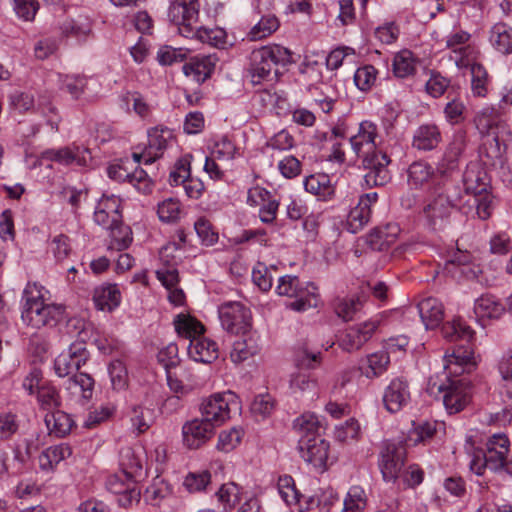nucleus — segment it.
Masks as SVG:
<instances>
[{
	"instance_id": "obj_8",
	"label": "nucleus",
	"mask_w": 512,
	"mask_h": 512,
	"mask_svg": "<svg viewBox=\"0 0 512 512\" xmlns=\"http://www.w3.org/2000/svg\"><path fill=\"white\" fill-rule=\"evenodd\" d=\"M276 291L280 296L295 298L287 305L288 308L294 311L303 312L318 306L317 287L310 282L304 285L297 276L285 275L280 277Z\"/></svg>"
},
{
	"instance_id": "obj_57",
	"label": "nucleus",
	"mask_w": 512,
	"mask_h": 512,
	"mask_svg": "<svg viewBox=\"0 0 512 512\" xmlns=\"http://www.w3.org/2000/svg\"><path fill=\"white\" fill-rule=\"evenodd\" d=\"M242 434V431L236 428L222 431L218 437L217 449L225 453L232 451L239 445Z\"/></svg>"
},
{
	"instance_id": "obj_19",
	"label": "nucleus",
	"mask_w": 512,
	"mask_h": 512,
	"mask_svg": "<svg viewBox=\"0 0 512 512\" xmlns=\"http://www.w3.org/2000/svg\"><path fill=\"white\" fill-rule=\"evenodd\" d=\"M120 206V199L115 195H103L94 211L95 223L104 229L118 225L122 220Z\"/></svg>"
},
{
	"instance_id": "obj_41",
	"label": "nucleus",
	"mask_w": 512,
	"mask_h": 512,
	"mask_svg": "<svg viewBox=\"0 0 512 512\" xmlns=\"http://www.w3.org/2000/svg\"><path fill=\"white\" fill-rule=\"evenodd\" d=\"M165 130H152L148 133V145L146 146V154L149 158L146 163H153L159 158L168 146V138L163 133Z\"/></svg>"
},
{
	"instance_id": "obj_12",
	"label": "nucleus",
	"mask_w": 512,
	"mask_h": 512,
	"mask_svg": "<svg viewBox=\"0 0 512 512\" xmlns=\"http://www.w3.org/2000/svg\"><path fill=\"white\" fill-rule=\"evenodd\" d=\"M406 459V448L401 443L386 442L379 454L378 465L386 482H394L401 474Z\"/></svg>"
},
{
	"instance_id": "obj_45",
	"label": "nucleus",
	"mask_w": 512,
	"mask_h": 512,
	"mask_svg": "<svg viewBox=\"0 0 512 512\" xmlns=\"http://www.w3.org/2000/svg\"><path fill=\"white\" fill-rule=\"evenodd\" d=\"M293 428L298 432L300 438H312L319 436L320 422L314 414L306 413L298 417L293 424Z\"/></svg>"
},
{
	"instance_id": "obj_14",
	"label": "nucleus",
	"mask_w": 512,
	"mask_h": 512,
	"mask_svg": "<svg viewBox=\"0 0 512 512\" xmlns=\"http://www.w3.org/2000/svg\"><path fill=\"white\" fill-rule=\"evenodd\" d=\"M379 324L380 320L370 319L348 327L339 336V347L349 353L360 350L372 338Z\"/></svg>"
},
{
	"instance_id": "obj_64",
	"label": "nucleus",
	"mask_w": 512,
	"mask_h": 512,
	"mask_svg": "<svg viewBox=\"0 0 512 512\" xmlns=\"http://www.w3.org/2000/svg\"><path fill=\"white\" fill-rule=\"evenodd\" d=\"M499 372L502 376L503 385L501 393L512 398V356L504 357L499 364Z\"/></svg>"
},
{
	"instance_id": "obj_60",
	"label": "nucleus",
	"mask_w": 512,
	"mask_h": 512,
	"mask_svg": "<svg viewBox=\"0 0 512 512\" xmlns=\"http://www.w3.org/2000/svg\"><path fill=\"white\" fill-rule=\"evenodd\" d=\"M240 488L235 483L223 484L217 492L218 500L223 504L225 509L235 506L240 500Z\"/></svg>"
},
{
	"instance_id": "obj_29",
	"label": "nucleus",
	"mask_w": 512,
	"mask_h": 512,
	"mask_svg": "<svg viewBox=\"0 0 512 512\" xmlns=\"http://www.w3.org/2000/svg\"><path fill=\"white\" fill-rule=\"evenodd\" d=\"M506 308L493 296L482 295L474 304V312L479 318L499 319Z\"/></svg>"
},
{
	"instance_id": "obj_33",
	"label": "nucleus",
	"mask_w": 512,
	"mask_h": 512,
	"mask_svg": "<svg viewBox=\"0 0 512 512\" xmlns=\"http://www.w3.org/2000/svg\"><path fill=\"white\" fill-rule=\"evenodd\" d=\"M175 330L179 336H182L189 341L196 338L204 333V326L197 321L195 318L179 314L174 320Z\"/></svg>"
},
{
	"instance_id": "obj_23",
	"label": "nucleus",
	"mask_w": 512,
	"mask_h": 512,
	"mask_svg": "<svg viewBox=\"0 0 512 512\" xmlns=\"http://www.w3.org/2000/svg\"><path fill=\"white\" fill-rule=\"evenodd\" d=\"M241 338L233 343L230 358L234 363H241L251 356L255 355L259 350L258 336L252 330L245 334H240Z\"/></svg>"
},
{
	"instance_id": "obj_53",
	"label": "nucleus",
	"mask_w": 512,
	"mask_h": 512,
	"mask_svg": "<svg viewBox=\"0 0 512 512\" xmlns=\"http://www.w3.org/2000/svg\"><path fill=\"white\" fill-rule=\"evenodd\" d=\"M180 203L173 199L168 198L158 204L157 214L162 222L172 223L180 217Z\"/></svg>"
},
{
	"instance_id": "obj_40",
	"label": "nucleus",
	"mask_w": 512,
	"mask_h": 512,
	"mask_svg": "<svg viewBox=\"0 0 512 512\" xmlns=\"http://www.w3.org/2000/svg\"><path fill=\"white\" fill-rule=\"evenodd\" d=\"M371 208H366L358 203L347 216L346 229L352 234L358 233L369 222Z\"/></svg>"
},
{
	"instance_id": "obj_5",
	"label": "nucleus",
	"mask_w": 512,
	"mask_h": 512,
	"mask_svg": "<svg viewBox=\"0 0 512 512\" xmlns=\"http://www.w3.org/2000/svg\"><path fill=\"white\" fill-rule=\"evenodd\" d=\"M250 61L249 72L254 84L276 79L278 66L285 67L293 62L290 50L277 44L254 50Z\"/></svg>"
},
{
	"instance_id": "obj_36",
	"label": "nucleus",
	"mask_w": 512,
	"mask_h": 512,
	"mask_svg": "<svg viewBox=\"0 0 512 512\" xmlns=\"http://www.w3.org/2000/svg\"><path fill=\"white\" fill-rule=\"evenodd\" d=\"M433 180V183L437 182L438 179L434 178L433 168L423 162H414L408 168V183L415 187H422L429 180Z\"/></svg>"
},
{
	"instance_id": "obj_37",
	"label": "nucleus",
	"mask_w": 512,
	"mask_h": 512,
	"mask_svg": "<svg viewBox=\"0 0 512 512\" xmlns=\"http://www.w3.org/2000/svg\"><path fill=\"white\" fill-rule=\"evenodd\" d=\"M363 308V300L360 297L337 298L334 302L336 314L344 321L353 320L355 315Z\"/></svg>"
},
{
	"instance_id": "obj_13",
	"label": "nucleus",
	"mask_w": 512,
	"mask_h": 512,
	"mask_svg": "<svg viewBox=\"0 0 512 512\" xmlns=\"http://www.w3.org/2000/svg\"><path fill=\"white\" fill-rule=\"evenodd\" d=\"M90 353L84 342H74L54 360V370L58 377H66L86 364Z\"/></svg>"
},
{
	"instance_id": "obj_58",
	"label": "nucleus",
	"mask_w": 512,
	"mask_h": 512,
	"mask_svg": "<svg viewBox=\"0 0 512 512\" xmlns=\"http://www.w3.org/2000/svg\"><path fill=\"white\" fill-rule=\"evenodd\" d=\"M111 383L113 386V389L115 390H122L127 385V369L124 365V363L119 360H113L108 368Z\"/></svg>"
},
{
	"instance_id": "obj_11",
	"label": "nucleus",
	"mask_w": 512,
	"mask_h": 512,
	"mask_svg": "<svg viewBox=\"0 0 512 512\" xmlns=\"http://www.w3.org/2000/svg\"><path fill=\"white\" fill-rule=\"evenodd\" d=\"M199 3L197 0H174L168 10V17L186 38H193L198 28Z\"/></svg>"
},
{
	"instance_id": "obj_49",
	"label": "nucleus",
	"mask_w": 512,
	"mask_h": 512,
	"mask_svg": "<svg viewBox=\"0 0 512 512\" xmlns=\"http://www.w3.org/2000/svg\"><path fill=\"white\" fill-rule=\"evenodd\" d=\"M279 27V21L274 15H265L259 22L251 29L249 35L251 40H261L273 32Z\"/></svg>"
},
{
	"instance_id": "obj_17",
	"label": "nucleus",
	"mask_w": 512,
	"mask_h": 512,
	"mask_svg": "<svg viewBox=\"0 0 512 512\" xmlns=\"http://www.w3.org/2000/svg\"><path fill=\"white\" fill-rule=\"evenodd\" d=\"M411 400L408 381L403 377H396L390 381L383 392V405L390 413H397L404 409Z\"/></svg>"
},
{
	"instance_id": "obj_20",
	"label": "nucleus",
	"mask_w": 512,
	"mask_h": 512,
	"mask_svg": "<svg viewBox=\"0 0 512 512\" xmlns=\"http://www.w3.org/2000/svg\"><path fill=\"white\" fill-rule=\"evenodd\" d=\"M218 58L214 54L195 55L183 65V72L186 76L192 77L194 81L201 84L205 82L215 69Z\"/></svg>"
},
{
	"instance_id": "obj_63",
	"label": "nucleus",
	"mask_w": 512,
	"mask_h": 512,
	"mask_svg": "<svg viewBox=\"0 0 512 512\" xmlns=\"http://www.w3.org/2000/svg\"><path fill=\"white\" fill-rule=\"evenodd\" d=\"M235 152L234 143L227 137H223L215 143L211 155L220 161L227 162L234 158Z\"/></svg>"
},
{
	"instance_id": "obj_51",
	"label": "nucleus",
	"mask_w": 512,
	"mask_h": 512,
	"mask_svg": "<svg viewBox=\"0 0 512 512\" xmlns=\"http://www.w3.org/2000/svg\"><path fill=\"white\" fill-rule=\"evenodd\" d=\"M471 38L470 33L459 30L451 33L447 36L446 47L453 50L454 52L463 53L467 50V60L474 53V49L468 45Z\"/></svg>"
},
{
	"instance_id": "obj_21",
	"label": "nucleus",
	"mask_w": 512,
	"mask_h": 512,
	"mask_svg": "<svg viewBox=\"0 0 512 512\" xmlns=\"http://www.w3.org/2000/svg\"><path fill=\"white\" fill-rule=\"evenodd\" d=\"M188 355L195 362L212 363L219 356V348L215 341L202 335L192 338L188 345Z\"/></svg>"
},
{
	"instance_id": "obj_27",
	"label": "nucleus",
	"mask_w": 512,
	"mask_h": 512,
	"mask_svg": "<svg viewBox=\"0 0 512 512\" xmlns=\"http://www.w3.org/2000/svg\"><path fill=\"white\" fill-rule=\"evenodd\" d=\"M44 422L49 433L56 437H64L69 434L74 424L70 415L59 408L47 412Z\"/></svg>"
},
{
	"instance_id": "obj_9",
	"label": "nucleus",
	"mask_w": 512,
	"mask_h": 512,
	"mask_svg": "<svg viewBox=\"0 0 512 512\" xmlns=\"http://www.w3.org/2000/svg\"><path fill=\"white\" fill-rule=\"evenodd\" d=\"M240 409L237 396L228 391L215 393L204 399L200 406L202 417L217 427L230 418L232 412Z\"/></svg>"
},
{
	"instance_id": "obj_22",
	"label": "nucleus",
	"mask_w": 512,
	"mask_h": 512,
	"mask_svg": "<svg viewBox=\"0 0 512 512\" xmlns=\"http://www.w3.org/2000/svg\"><path fill=\"white\" fill-rule=\"evenodd\" d=\"M420 317L426 329H434L444 318L443 304L436 298L428 297L417 305Z\"/></svg>"
},
{
	"instance_id": "obj_34",
	"label": "nucleus",
	"mask_w": 512,
	"mask_h": 512,
	"mask_svg": "<svg viewBox=\"0 0 512 512\" xmlns=\"http://www.w3.org/2000/svg\"><path fill=\"white\" fill-rule=\"evenodd\" d=\"M37 400L41 409L47 412L58 409L62 404L59 390L50 382H44L39 387Z\"/></svg>"
},
{
	"instance_id": "obj_50",
	"label": "nucleus",
	"mask_w": 512,
	"mask_h": 512,
	"mask_svg": "<svg viewBox=\"0 0 512 512\" xmlns=\"http://www.w3.org/2000/svg\"><path fill=\"white\" fill-rule=\"evenodd\" d=\"M121 465L125 477H137L141 475L142 460L135 454L131 448H126L121 452Z\"/></svg>"
},
{
	"instance_id": "obj_52",
	"label": "nucleus",
	"mask_w": 512,
	"mask_h": 512,
	"mask_svg": "<svg viewBox=\"0 0 512 512\" xmlns=\"http://www.w3.org/2000/svg\"><path fill=\"white\" fill-rule=\"evenodd\" d=\"M440 141L438 130H416L413 136V147L418 150H431L437 146Z\"/></svg>"
},
{
	"instance_id": "obj_18",
	"label": "nucleus",
	"mask_w": 512,
	"mask_h": 512,
	"mask_svg": "<svg viewBox=\"0 0 512 512\" xmlns=\"http://www.w3.org/2000/svg\"><path fill=\"white\" fill-rule=\"evenodd\" d=\"M215 428L204 417L187 421L182 427L183 442L189 449H198L214 435Z\"/></svg>"
},
{
	"instance_id": "obj_42",
	"label": "nucleus",
	"mask_w": 512,
	"mask_h": 512,
	"mask_svg": "<svg viewBox=\"0 0 512 512\" xmlns=\"http://www.w3.org/2000/svg\"><path fill=\"white\" fill-rule=\"evenodd\" d=\"M110 232L111 242L110 249L117 251L125 250L132 242V232L130 227L123 224L122 220L116 226L106 228Z\"/></svg>"
},
{
	"instance_id": "obj_1",
	"label": "nucleus",
	"mask_w": 512,
	"mask_h": 512,
	"mask_svg": "<svg viewBox=\"0 0 512 512\" xmlns=\"http://www.w3.org/2000/svg\"><path fill=\"white\" fill-rule=\"evenodd\" d=\"M353 151L363 157V167L368 170L364 175L367 186H382L389 179L387 169L390 159L386 153L377 151L376 134L369 130H359L354 136L348 139Z\"/></svg>"
},
{
	"instance_id": "obj_47",
	"label": "nucleus",
	"mask_w": 512,
	"mask_h": 512,
	"mask_svg": "<svg viewBox=\"0 0 512 512\" xmlns=\"http://www.w3.org/2000/svg\"><path fill=\"white\" fill-rule=\"evenodd\" d=\"M368 369L366 377L373 378L382 375L390 364L388 352H375L367 356Z\"/></svg>"
},
{
	"instance_id": "obj_31",
	"label": "nucleus",
	"mask_w": 512,
	"mask_h": 512,
	"mask_svg": "<svg viewBox=\"0 0 512 512\" xmlns=\"http://www.w3.org/2000/svg\"><path fill=\"white\" fill-rule=\"evenodd\" d=\"M305 190L322 199H328L334 194V188L327 174L319 173L308 176L304 181Z\"/></svg>"
},
{
	"instance_id": "obj_62",
	"label": "nucleus",
	"mask_w": 512,
	"mask_h": 512,
	"mask_svg": "<svg viewBox=\"0 0 512 512\" xmlns=\"http://www.w3.org/2000/svg\"><path fill=\"white\" fill-rule=\"evenodd\" d=\"M187 57V50L182 48H173L163 46L157 52V60L161 65H171L175 62H181Z\"/></svg>"
},
{
	"instance_id": "obj_61",
	"label": "nucleus",
	"mask_w": 512,
	"mask_h": 512,
	"mask_svg": "<svg viewBox=\"0 0 512 512\" xmlns=\"http://www.w3.org/2000/svg\"><path fill=\"white\" fill-rule=\"evenodd\" d=\"M50 249L56 261L61 262L64 259L68 258L72 252L69 237L64 234L55 236L51 240Z\"/></svg>"
},
{
	"instance_id": "obj_32",
	"label": "nucleus",
	"mask_w": 512,
	"mask_h": 512,
	"mask_svg": "<svg viewBox=\"0 0 512 512\" xmlns=\"http://www.w3.org/2000/svg\"><path fill=\"white\" fill-rule=\"evenodd\" d=\"M72 454V449L68 444L61 443L59 445L50 446L45 449L39 456V464L41 469H53L58 463L66 459Z\"/></svg>"
},
{
	"instance_id": "obj_16",
	"label": "nucleus",
	"mask_w": 512,
	"mask_h": 512,
	"mask_svg": "<svg viewBox=\"0 0 512 512\" xmlns=\"http://www.w3.org/2000/svg\"><path fill=\"white\" fill-rule=\"evenodd\" d=\"M298 449L304 461L311 464L314 468L324 471L327 467L329 455V443L320 436L312 438H300Z\"/></svg>"
},
{
	"instance_id": "obj_44",
	"label": "nucleus",
	"mask_w": 512,
	"mask_h": 512,
	"mask_svg": "<svg viewBox=\"0 0 512 512\" xmlns=\"http://www.w3.org/2000/svg\"><path fill=\"white\" fill-rule=\"evenodd\" d=\"M478 126L501 128L506 125V116L500 108L485 107L477 114Z\"/></svg>"
},
{
	"instance_id": "obj_6",
	"label": "nucleus",
	"mask_w": 512,
	"mask_h": 512,
	"mask_svg": "<svg viewBox=\"0 0 512 512\" xmlns=\"http://www.w3.org/2000/svg\"><path fill=\"white\" fill-rule=\"evenodd\" d=\"M485 173L476 166L470 167L463 176V200L467 199V214L475 210L481 220L491 216L493 196L484 182Z\"/></svg>"
},
{
	"instance_id": "obj_38",
	"label": "nucleus",
	"mask_w": 512,
	"mask_h": 512,
	"mask_svg": "<svg viewBox=\"0 0 512 512\" xmlns=\"http://www.w3.org/2000/svg\"><path fill=\"white\" fill-rule=\"evenodd\" d=\"M416 71V60L409 50L398 52L393 59V72L398 78H407L414 75Z\"/></svg>"
},
{
	"instance_id": "obj_7",
	"label": "nucleus",
	"mask_w": 512,
	"mask_h": 512,
	"mask_svg": "<svg viewBox=\"0 0 512 512\" xmlns=\"http://www.w3.org/2000/svg\"><path fill=\"white\" fill-rule=\"evenodd\" d=\"M427 392L435 398L442 397L445 409L449 414L462 411L470 401L469 382L464 379L450 378L445 374V381L431 377Z\"/></svg>"
},
{
	"instance_id": "obj_35",
	"label": "nucleus",
	"mask_w": 512,
	"mask_h": 512,
	"mask_svg": "<svg viewBox=\"0 0 512 512\" xmlns=\"http://www.w3.org/2000/svg\"><path fill=\"white\" fill-rule=\"evenodd\" d=\"M467 66H470L471 89L475 96L484 97L488 92L489 76L483 65L467 60Z\"/></svg>"
},
{
	"instance_id": "obj_4",
	"label": "nucleus",
	"mask_w": 512,
	"mask_h": 512,
	"mask_svg": "<svg viewBox=\"0 0 512 512\" xmlns=\"http://www.w3.org/2000/svg\"><path fill=\"white\" fill-rule=\"evenodd\" d=\"M442 334L450 341L459 339L467 343V345L457 346L451 353L445 354L444 368L447 371L445 374L459 375L466 371L470 372L475 365L473 349L470 345L474 331L464 320L457 318L443 325Z\"/></svg>"
},
{
	"instance_id": "obj_24",
	"label": "nucleus",
	"mask_w": 512,
	"mask_h": 512,
	"mask_svg": "<svg viewBox=\"0 0 512 512\" xmlns=\"http://www.w3.org/2000/svg\"><path fill=\"white\" fill-rule=\"evenodd\" d=\"M60 31L65 37H73L78 41H85L92 33V21L85 15L66 19L60 25Z\"/></svg>"
},
{
	"instance_id": "obj_43",
	"label": "nucleus",
	"mask_w": 512,
	"mask_h": 512,
	"mask_svg": "<svg viewBox=\"0 0 512 512\" xmlns=\"http://www.w3.org/2000/svg\"><path fill=\"white\" fill-rule=\"evenodd\" d=\"M153 411L143 406H134L132 408L130 422L133 431L140 435L146 432L153 423Z\"/></svg>"
},
{
	"instance_id": "obj_55",
	"label": "nucleus",
	"mask_w": 512,
	"mask_h": 512,
	"mask_svg": "<svg viewBox=\"0 0 512 512\" xmlns=\"http://www.w3.org/2000/svg\"><path fill=\"white\" fill-rule=\"evenodd\" d=\"M290 387L294 391L311 394L312 397L317 394V381L305 373L293 375L290 380Z\"/></svg>"
},
{
	"instance_id": "obj_26",
	"label": "nucleus",
	"mask_w": 512,
	"mask_h": 512,
	"mask_svg": "<svg viewBox=\"0 0 512 512\" xmlns=\"http://www.w3.org/2000/svg\"><path fill=\"white\" fill-rule=\"evenodd\" d=\"M491 46L503 55L512 53V27L499 22L493 25L489 32Z\"/></svg>"
},
{
	"instance_id": "obj_15",
	"label": "nucleus",
	"mask_w": 512,
	"mask_h": 512,
	"mask_svg": "<svg viewBox=\"0 0 512 512\" xmlns=\"http://www.w3.org/2000/svg\"><path fill=\"white\" fill-rule=\"evenodd\" d=\"M507 454L504 450L487 448L485 452L480 451L473 457L470 468L477 475H483L485 469L493 472L505 471L512 475V463L507 460Z\"/></svg>"
},
{
	"instance_id": "obj_46",
	"label": "nucleus",
	"mask_w": 512,
	"mask_h": 512,
	"mask_svg": "<svg viewBox=\"0 0 512 512\" xmlns=\"http://www.w3.org/2000/svg\"><path fill=\"white\" fill-rule=\"evenodd\" d=\"M367 505L364 489L360 486H352L344 501L342 512H363Z\"/></svg>"
},
{
	"instance_id": "obj_56",
	"label": "nucleus",
	"mask_w": 512,
	"mask_h": 512,
	"mask_svg": "<svg viewBox=\"0 0 512 512\" xmlns=\"http://www.w3.org/2000/svg\"><path fill=\"white\" fill-rule=\"evenodd\" d=\"M377 70L372 65H365L356 70L354 74L355 85L361 91L369 90L376 81Z\"/></svg>"
},
{
	"instance_id": "obj_39",
	"label": "nucleus",
	"mask_w": 512,
	"mask_h": 512,
	"mask_svg": "<svg viewBox=\"0 0 512 512\" xmlns=\"http://www.w3.org/2000/svg\"><path fill=\"white\" fill-rule=\"evenodd\" d=\"M226 32L222 28H206L198 26L193 33V38L198 39L202 43H207L216 48H224L226 45Z\"/></svg>"
},
{
	"instance_id": "obj_48",
	"label": "nucleus",
	"mask_w": 512,
	"mask_h": 512,
	"mask_svg": "<svg viewBox=\"0 0 512 512\" xmlns=\"http://www.w3.org/2000/svg\"><path fill=\"white\" fill-rule=\"evenodd\" d=\"M364 241L371 250L384 251L393 243V237L384 228H374L364 237Z\"/></svg>"
},
{
	"instance_id": "obj_30",
	"label": "nucleus",
	"mask_w": 512,
	"mask_h": 512,
	"mask_svg": "<svg viewBox=\"0 0 512 512\" xmlns=\"http://www.w3.org/2000/svg\"><path fill=\"white\" fill-rule=\"evenodd\" d=\"M65 389L73 395H80L84 400H89L93 395L94 379L84 372L74 374L68 378Z\"/></svg>"
},
{
	"instance_id": "obj_3",
	"label": "nucleus",
	"mask_w": 512,
	"mask_h": 512,
	"mask_svg": "<svg viewBox=\"0 0 512 512\" xmlns=\"http://www.w3.org/2000/svg\"><path fill=\"white\" fill-rule=\"evenodd\" d=\"M453 209L467 215V199L463 200V187L454 179L435 182L431 199L424 207V214L434 227L441 226Z\"/></svg>"
},
{
	"instance_id": "obj_25",
	"label": "nucleus",
	"mask_w": 512,
	"mask_h": 512,
	"mask_svg": "<svg viewBox=\"0 0 512 512\" xmlns=\"http://www.w3.org/2000/svg\"><path fill=\"white\" fill-rule=\"evenodd\" d=\"M173 497V487L162 477H155L144 492V500L147 504L160 507L161 503Z\"/></svg>"
},
{
	"instance_id": "obj_54",
	"label": "nucleus",
	"mask_w": 512,
	"mask_h": 512,
	"mask_svg": "<svg viewBox=\"0 0 512 512\" xmlns=\"http://www.w3.org/2000/svg\"><path fill=\"white\" fill-rule=\"evenodd\" d=\"M121 106L129 110L131 107L134 112L142 118L148 116L150 108L142 96L136 92H127L121 97Z\"/></svg>"
},
{
	"instance_id": "obj_10",
	"label": "nucleus",
	"mask_w": 512,
	"mask_h": 512,
	"mask_svg": "<svg viewBox=\"0 0 512 512\" xmlns=\"http://www.w3.org/2000/svg\"><path fill=\"white\" fill-rule=\"evenodd\" d=\"M218 314L222 328L228 333L239 335L252 330L251 311L241 302L223 303Z\"/></svg>"
},
{
	"instance_id": "obj_28",
	"label": "nucleus",
	"mask_w": 512,
	"mask_h": 512,
	"mask_svg": "<svg viewBox=\"0 0 512 512\" xmlns=\"http://www.w3.org/2000/svg\"><path fill=\"white\" fill-rule=\"evenodd\" d=\"M93 301L99 310L112 311L119 306L121 294L116 284H108L95 289Z\"/></svg>"
},
{
	"instance_id": "obj_59",
	"label": "nucleus",
	"mask_w": 512,
	"mask_h": 512,
	"mask_svg": "<svg viewBox=\"0 0 512 512\" xmlns=\"http://www.w3.org/2000/svg\"><path fill=\"white\" fill-rule=\"evenodd\" d=\"M484 137L483 147L487 157L492 160L500 159L506 150V145L502 144L499 136L495 132L491 133L490 130L486 131Z\"/></svg>"
},
{
	"instance_id": "obj_2",
	"label": "nucleus",
	"mask_w": 512,
	"mask_h": 512,
	"mask_svg": "<svg viewBox=\"0 0 512 512\" xmlns=\"http://www.w3.org/2000/svg\"><path fill=\"white\" fill-rule=\"evenodd\" d=\"M44 287L28 283L23 291V322L35 329L55 327L64 319L65 308L62 305L46 303Z\"/></svg>"
}]
</instances>
